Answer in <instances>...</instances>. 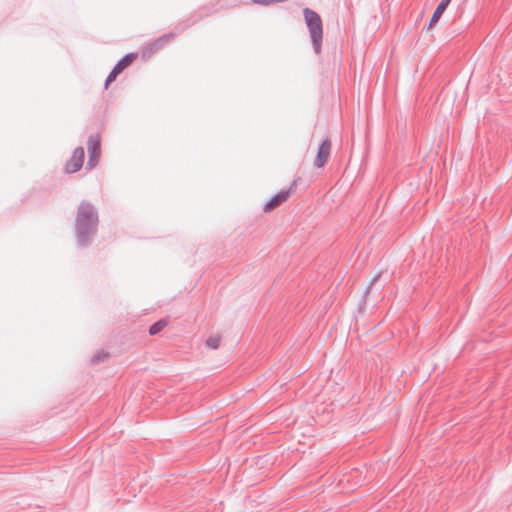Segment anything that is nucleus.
<instances>
[{
	"mask_svg": "<svg viewBox=\"0 0 512 512\" xmlns=\"http://www.w3.org/2000/svg\"><path fill=\"white\" fill-rule=\"evenodd\" d=\"M99 214L89 201L83 200L77 207L74 220V233L78 248H87L93 242L98 231Z\"/></svg>",
	"mask_w": 512,
	"mask_h": 512,
	"instance_id": "1",
	"label": "nucleus"
},
{
	"mask_svg": "<svg viewBox=\"0 0 512 512\" xmlns=\"http://www.w3.org/2000/svg\"><path fill=\"white\" fill-rule=\"evenodd\" d=\"M305 23L309 30L313 49L316 54L321 52L323 40V23L320 15L310 8L303 9Z\"/></svg>",
	"mask_w": 512,
	"mask_h": 512,
	"instance_id": "2",
	"label": "nucleus"
},
{
	"mask_svg": "<svg viewBox=\"0 0 512 512\" xmlns=\"http://www.w3.org/2000/svg\"><path fill=\"white\" fill-rule=\"evenodd\" d=\"M87 149L89 156L86 168L92 169L98 164L101 155V136L99 133L89 135Z\"/></svg>",
	"mask_w": 512,
	"mask_h": 512,
	"instance_id": "3",
	"label": "nucleus"
},
{
	"mask_svg": "<svg viewBox=\"0 0 512 512\" xmlns=\"http://www.w3.org/2000/svg\"><path fill=\"white\" fill-rule=\"evenodd\" d=\"M137 57V53L131 52L120 58L105 80V89H107L108 86L116 80L117 76L121 74L127 67H129Z\"/></svg>",
	"mask_w": 512,
	"mask_h": 512,
	"instance_id": "4",
	"label": "nucleus"
},
{
	"mask_svg": "<svg viewBox=\"0 0 512 512\" xmlns=\"http://www.w3.org/2000/svg\"><path fill=\"white\" fill-rule=\"evenodd\" d=\"M85 152L82 146L74 149L71 158L65 164V172L72 174L82 168Z\"/></svg>",
	"mask_w": 512,
	"mask_h": 512,
	"instance_id": "5",
	"label": "nucleus"
},
{
	"mask_svg": "<svg viewBox=\"0 0 512 512\" xmlns=\"http://www.w3.org/2000/svg\"><path fill=\"white\" fill-rule=\"evenodd\" d=\"M331 152V141L329 137H326L320 143L318 151L314 160V167L322 168L328 161Z\"/></svg>",
	"mask_w": 512,
	"mask_h": 512,
	"instance_id": "6",
	"label": "nucleus"
},
{
	"mask_svg": "<svg viewBox=\"0 0 512 512\" xmlns=\"http://www.w3.org/2000/svg\"><path fill=\"white\" fill-rule=\"evenodd\" d=\"M289 198V190H280L278 193H276L274 196L268 200L264 206L263 210L264 212H271L278 206H280L282 203L287 201Z\"/></svg>",
	"mask_w": 512,
	"mask_h": 512,
	"instance_id": "7",
	"label": "nucleus"
},
{
	"mask_svg": "<svg viewBox=\"0 0 512 512\" xmlns=\"http://www.w3.org/2000/svg\"><path fill=\"white\" fill-rule=\"evenodd\" d=\"M451 0H441L439 4L437 5L436 9L434 10L430 21L427 25V29L433 28L436 23L440 20L444 12L446 11L447 7L449 6Z\"/></svg>",
	"mask_w": 512,
	"mask_h": 512,
	"instance_id": "8",
	"label": "nucleus"
},
{
	"mask_svg": "<svg viewBox=\"0 0 512 512\" xmlns=\"http://www.w3.org/2000/svg\"><path fill=\"white\" fill-rule=\"evenodd\" d=\"M166 325L167 321L165 319H160L150 325L148 332L150 335H156L160 333Z\"/></svg>",
	"mask_w": 512,
	"mask_h": 512,
	"instance_id": "9",
	"label": "nucleus"
},
{
	"mask_svg": "<svg viewBox=\"0 0 512 512\" xmlns=\"http://www.w3.org/2000/svg\"><path fill=\"white\" fill-rule=\"evenodd\" d=\"M220 341H221V337L216 335V336H210L207 340H206V346L211 348V349H217L220 345Z\"/></svg>",
	"mask_w": 512,
	"mask_h": 512,
	"instance_id": "10",
	"label": "nucleus"
},
{
	"mask_svg": "<svg viewBox=\"0 0 512 512\" xmlns=\"http://www.w3.org/2000/svg\"><path fill=\"white\" fill-rule=\"evenodd\" d=\"M106 358H108V354L105 353V352H97L96 354L93 355V357L91 358V363L96 365V364H99L101 363L102 361H104Z\"/></svg>",
	"mask_w": 512,
	"mask_h": 512,
	"instance_id": "11",
	"label": "nucleus"
},
{
	"mask_svg": "<svg viewBox=\"0 0 512 512\" xmlns=\"http://www.w3.org/2000/svg\"><path fill=\"white\" fill-rule=\"evenodd\" d=\"M164 45V42L161 41L160 37L156 39L152 44L150 49L151 50H158Z\"/></svg>",
	"mask_w": 512,
	"mask_h": 512,
	"instance_id": "12",
	"label": "nucleus"
},
{
	"mask_svg": "<svg viewBox=\"0 0 512 512\" xmlns=\"http://www.w3.org/2000/svg\"><path fill=\"white\" fill-rule=\"evenodd\" d=\"M174 37V33H167V34H164L160 37L161 41L165 43H167L168 41H170L172 38Z\"/></svg>",
	"mask_w": 512,
	"mask_h": 512,
	"instance_id": "13",
	"label": "nucleus"
},
{
	"mask_svg": "<svg viewBox=\"0 0 512 512\" xmlns=\"http://www.w3.org/2000/svg\"><path fill=\"white\" fill-rule=\"evenodd\" d=\"M297 185V179H294L288 188H285L284 190H289V196L291 195L292 191L295 189Z\"/></svg>",
	"mask_w": 512,
	"mask_h": 512,
	"instance_id": "14",
	"label": "nucleus"
},
{
	"mask_svg": "<svg viewBox=\"0 0 512 512\" xmlns=\"http://www.w3.org/2000/svg\"><path fill=\"white\" fill-rule=\"evenodd\" d=\"M376 280H377V276H376V277H374V278H372V280H371V282H370V285L367 287V289H366V291H365V295H366L367 293H369L371 286L374 284V282H375Z\"/></svg>",
	"mask_w": 512,
	"mask_h": 512,
	"instance_id": "15",
	"label": "nucleus"
},
{
	"mask_svg": "<svg viewBox=\"0 0 512 512\" xmlns=\"http://www.w3.org/2000/svg\"><path fill=\"white\" fill-rule=\"evenodd\" d=\"M197 20H198V19H193V20L189 21V22H188V23H187V24H186V25H185L181 30H183V29H184V28H186V27H189V26L193 25L194 23H196V22H197Z\"/></svg>",
	"mask_w": 512,
	"mask_h": 512,
	"instance_id": "16",
	"label": "nucleus"
}]
</instances>
